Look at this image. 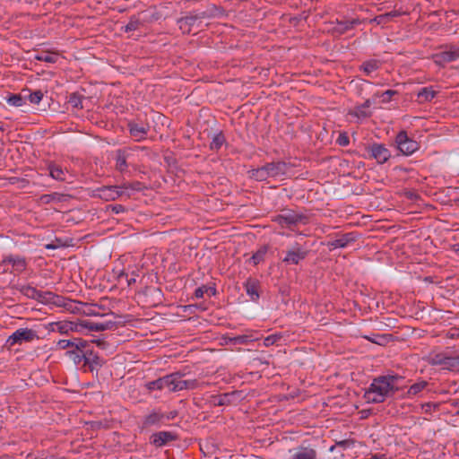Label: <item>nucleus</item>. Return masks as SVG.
Instances as JSON below:
<instances>
[{
	"instance_id": "obj_38",
	"label": "nucleus",
	"mask_w": 459,
	"mask_h": 459,
	"mask_svg": "<svg viewBox=\"0 0 459 459\" xmlns=\"http://www.w3.org/2000/svg\"><path fill=\"white\" fill-rule=\"evenodd\" d=\"M268 247L263 246L261 247L253 255L250 257V262L253 263L254 265H257L261 262L264 260V257L267 254Z\"/></svg>"
},
{
	"instance_id": "obj_12",
	"label": "nucleus",
	"mask_w": 459,
	"mask_h": 459,
	"mask_svg": "<svg viewBox=\"0 0 459 459\" xmlns=\"http://www.w3.org/2000/svg\"><path fill=\"white\" fill-rule=\"evenodd\" d=\"M100 307L95 304L74 301V313H82L87 316H112L113 318L117 317V316H116L114 313L100 314Z\"/></svg>"
},
{
	"instance_id": "obj_31",
	"label": "nucleus",
	"mask_w": 459,
	"mask_h": 459,
	"mask_svg": "<svg viewBox=\"0 0 459 459\" xmlns=\"http://www.w3.org/2000/svg\"><path fill=\"white\" fill-rule=\"evenodd\" d=\"M184 376H185V374H183L179 371L167 375L168 389L169 392H174V393L177 392L179 378H182Z\"/></svg>"
},
{
	"instance_id": "obj_45",
	"label": "nucleus",
	"mask_w": 459,
	"mask_h": 459,
	"mask_svg": "<svg viewBox=\"0 0 459 459\" xmlns=\"http://www.w3.org/2000/svg\"><path fill=\"white\" fill-rule=\"evenodd\" d=\"M204 293H208L209 296H213L216 293V289L214 287L203 285L195 290V297L196 299H202L204 298Z\"/></svg>"
},
{
	"instance_id": "obj_34",
	"label": "nucleus",
	"mask_w": 459,
	"mask_h": 459,
	"mask_svg": "<svg viewBox=\"0 0 459 459\" xmlns=\"http://www.w3.org/2000/svg\"><path fill=\"white\" fill-rule=\"evenodd\" d=\"M49 175L52 178L58 180V181H65V172L63 169L56 164H50L48 166Z\"/></svg>"
},
{
	"instance_id": "obj_28",
	"label": "nucleus",
	"mask_w": 459,
	"mask_h": 459,
	"mask_svg": "<svg viewBox=\"0 0 459 459\" xmlns=\"http://www.w3.org/2000/svg\"><path fill=\"white\" fill-rule=\"evenodd\" d=\"M249 178L256 181H264L269 178L265 164L260 168L252 169L248 171Z\"/></svg>"
},
{
	"instance_id": "obj_3",
	"label": "nucleus",
	"mask_w": 459,
	"mask_h": 459,
	"mask_svg": "<svg viewBox=\"0 0 459 459\" xmlns=\"http://www.w3.org/2000/svg\"><path fill=\"white\" fill-rule=\"evenodd\" d=\"M124 189H139L135 186L124 184L123 186H104L94 190L93 196L104 201H115L125 194Z\"/></svg>"
},
{
	"instance_id": "obj_16",
	"label": "nucleus",
	"mask_w": 459,
	"mask_h": 459,
	"mask_svg": "<svg viewBox=\"0 0 459 459\" xmlns=\"http://www.w3.org/2000/svg\"><path fill=\"white\" fill-rule=\"evenodd\" d=\"M49 331L57 332L61 334H68L70 332H81L80 324L65 321L54 322L49 325Z\"/></svg>"
},
{
	"instance_id": "obj_20",
	"label": "nucleus",
	"mask_w": 459,
	"mask_h": 459,
	"mask_svg": "<svg viewBox=\"0 0 459 459\" xmlns=\"http://www.w3.org/2000/svg\"><path fill=\"white\" fill-rule=\"evenodd\" d=\"M244 289L252 301H257L260 298V281L255 278H247L243 284Z\"/></svg>"
},
{
	"instance_id": "obj_61",
	"label": "nucleus",
	"mask_w": 459,
	"mask_h": 459,
	"mask_svg": "<svg viewBox=\"0 0 459 459\" xmlns=\"http://www.w3.org/2000/svg\"><path fill=\"white\" fill-rule=\"evenodd\" d=\"M42 200H45L46 203H48L50 200V195H45L41 197Z\"/></svg>"
},
{
	"instance_id": "obj_49",
	"label": "nucleus",
	"mask_w": 459,
	"mask_h": 459,
	"mask_svg": "<svg viewBox=\"0 0 459 459\" xmlns=\"http://www.w3.org/2000/svg\"><path fill=\"white\" fill-rule=\"evenodd\" d=\"M281 339V336L277 335V334H271V335H268L267 337H265L264 339V345L265 347H269V346H272L273 345L274 343H276L279 340Z\"/></svg>"
},
{
	"instance_id": "obj_56",
	"label": "nucleus",
	"mask_w": 459,
	"mask_h": 459,
	"mask_svg": "<svg viewBox=\"0 0 459 459\" xmlns=\"http://www.w3.org/2000/svg\"><path fill=\"white\" fill-rule=\"evenodd\" d=\"M91 342H95L97 344V346L100 347V348H104L106 346V342L102 341V340H91Z\"/></svg>"
},
{
	"instance_id": "obj_57",
	"label": "nucleus",
	"mask_w": 459,
	"mask_h": 459,
	"mask_svg": "<svg viewBox=\"0 0 459 459\" xmlns=\"http://www.w3.org/2000/svg\"><path fill=\"white\" fill-rule=\"evenodd\" d=\"M177 415L176 411H171L169 414H165V421L173 420Z\"/></svg>"
},
{
	"instance_id": "obj_46",
	"label": "nucleus",
	"mask_w": 459,
	"mask_h": 459,
	"mask_svg": "<svg viewBox=\"0 0 459 459\" xmlns=\"http://www.w3.org/2000/svg\"><path fill=\"white\" fill-rule=\"evenodd\" d=\"M251 341H253L251 335L241 334V335H237V336H234V337H229L228 343H231V344H247V343H248Z\"/></svg>"
},
{
	"instance_id": "obj_15",
	"label": "nucleus",
	"mask_w": 459,
	"mask_h": 459,
	"mask_svg": "<svg viewBox=\"0 0 459 459\" xmlns=\"http://www.w3.org/2000/svg\"><path fill=\"white\" fill-rule=\"evenodd\" d=\"M356 239H357V236L355 235V233L349 232V233L341 235L339 238H337L332 241H328L326 246L328 247L330 251L334 250L336 248H345L349 245L354 243L356 241Z\"/></svg>"
},
{
	"instance_id": "obj_42",
	"label": "nucleus",
	"mask_w": 459,
	"mask_h": 459,
	"mask_svg": "<svg viewBox=\"0 0 459 459\" xmlns=\"http://www.w3.org/2000/svg\"><path fill=\"white\" fill-rule=\"evenodd\" d=\"M24 95H26V101H30L32 104H39L42 98L43 93L40 90L35 91L33 92H30V91H23Z\"/></svg>"
},
{
	"instance_id": "obj_47",
	"label": "nucleus",
	"mask_w": 459,
	"mask_h": 459,
	"mask_svg": "<svg viewBox=\"0 0 459 459\" xmlns=\"http://www.w3.org/2000/svg\"><path fill=\"white\" fill-rule=\"evenodd\" d=\"M66 354L69 356V358H71L74 360V362L76 365H79L82 361L84 362V359L86 356L85 353L76 351L75 349L68 351Z\"/></svg>"
},
{
	"instance_id": "obj_37",
	"label": "nucleus",
	"mask_w": 459,
	"mask_h": 459,
	"mask_svg": "<svg viewBox=\"0 0 459 459\" xmlns=\"http://www.w3.org/2000/svg\"><path fill=\"white\" fill-rule=\"evenodd\" d=\"M116 168L120 172L125 171L127 169L126 155L124 151L118 150L116 155Z\"/></svg>"
},
{
	"instance_id": "obj_8",
	"label": "nucleus",
	"mask_w": 459,
	"mask_h": 459,
	"mask_svg": "<svg viewBox=\"0 0 459 459\" xmlns=\"http://www.w3.org/2000/svg\"><path fill=\"white\" fill-rule=\"evenodd\" d=\"M283 459H318V455L314 447L301 445L290 449Z\"/></svg>"
},
{
	"instance_id": "obj_4",
	"label": "nucleus",
	"mask_w": 459,
	"mask_h": 459,
	"mask_svg": "<svg viewBox=\"0 0 459 459\" xmlns=\"http://www.w3.org/2000/svg\"><path fill=\"white\" fill-rule=\"evenodd\" d=\"M273 221L280 225L281 228L291 229L298 224H307L308 222L307 216L298 213L294 211H287L283 213L278 214L273 217Z\"/></svg>"
},
{
	"instance_id": "obj_9",
	"label": "nucleus",
	"mask_w": 459,
	"mask_h": 459,
	"mask_svg": "<svg viewBox=\"0 0 459 459\" xmlns=\"http://www.w3.org/2000/svg\"><path fill=\"white\" fill-rule=\"evenodd\" d=\"M370 158L377 160L378 164H384L391 158L390 151L383 143H372L367 147Z\"/></svg>"
},
{
	"instance_id": "obj_52",
	"label": "nucleus",
	"mask_w": 459,
	"mask_h": 459,
	"mask_svg": "<svg viewBox=\"0 0 459 459\" xmlns=\"http://www.w3.org/2000/svg\"><path fill=\"white\" fill-rule=\"evenodd\" d=\"M107 210L111 211L113 213L118 214L124 212L126 211V208L122 204H110L107 207Z\"/></svg>"
},
{
	"instance_id": "obj_22",
	"label": "nucleus",
	"mask_w": 459,
	"mask_h": 459,
	"mask_svg": "<svg viewBox=\"0 0 459 459\" xmlns=\"http://www.w3.org/2000/svg\"><path fill=\"white\" fill-rule=\"evenodd\" d=\"M362 22L359 19H351L337 21L336 24L333 28V31L339 35L344 34L345 32L354 29L355 26L360 24Z\"/></svg>"
},
{
	"instance_id": "obj_10",
	"label": "nucleus",
	"mask_w": 459,
	"mask_h": 459,
	"mask_svg": "<svg viewBox=\"0 0 459 459\" xmlns=\"http://www.w3.org/2000/svg\"><path fill=\"white\" fill-rule=\"evenodd\" d=\"M46 305H54L58 307H65L69 311H74V301L66 299L65 298L56 295L51 291H45L44 300Z\"/></svg>"
},
{
	"instance_id": "obj_17",
	"label": "nucleus",
	"mask_w": 459,
	"mask_h": 459,
	"mask_svg": "<svg viewBox=\"0 0 459 459\" xmlns=\"http://www.w3.org/2000/svg\"><path fill=\"white\" fill-rule=\"evenodd\" d=\"M128 130L130 135L136 142H141L146 139L150 126L147 124H138L135 122L128 123Z\"/></svg>"
},
{
	"instance_id": "obj_21",
	"label": "nucleus",
	"mask_w": 459,
	"mask_h": 459,
	"mask_svg": "<svg viewBox=\"0 0 459 459\" xmlns=\"http://www.w3.org/2000/svg\"><path fill=\"white\" fill-rule=\"evenodd\" d=\"M239 396V391H233L212 396V400L216 406H226L235 403Z\"/></svg>"
},
{
	"instance_id": "obj_2",
	"label": "nucleus",
	"mask_w": 459,
	"mask_h": 459,
	"mask_svg": "<svg viewBox=\"0 0 459 459\" xmlns=\"http://www.w3.org/2000/svg\"><path fill=\"white\" fill-rule=\"evenodd\" d=\"M428 362L432 366H440L446 370L459 371V355L454 356L448 351L431 352L428 357Z\"/></svg>"
},
{
	"instance_id": "obj_19",
	"label": "nucleus",
	"mask_w": 459,
	"mask_h": 459,
	"mask_svg": "<svg viewBox=\"0 0 459 459\" xmlns=\"http://www.w3.org/2000/svg\"><path fill=\"white\" fill-rule=\"evenodd\" d=\"M146 22V15L143 12L132 15L129 18L128 23L124 27L125 32H132L139 30L144 27Z\"/></svg>"
},
{
	"instance_id": "obj_63",
	"label": "nucleus",
	"mask_w": 459,
	"mask_h": 459,
	"mask_svg": "<svg viewBox=\"0 0 459 459\" xmlns=\"http://www.w3.org/2000/svg\"><path fill=\"white\" fill-rule=\"evenodd\" d=\"M47 248H54V247H53V246H51V245H48V246H47Z\"/></svg>"
},
{
	"instance_id": "obj_1",
	"label": "nucleus",
	"mask_w": 459,
	"mask_h": 459,
	"mask_svg": "<svg viewBox=\"0 0 459 459\" xmlns=\"http://www.w3.org/2000/svg\"><path fill=\"white\" fill-rule=\"evenodd\" d=\"M403 377L397 374L378 376L373 378L365 390L364 398L368 403H382L399 391V383Z\"/></svg>"
},
{
	"instance_id": "obj_48",
	"label": "nucleus",
	"mask_w": 459,
	"mask_h": 459,
	"mask_svg": "<svg viewBox=\"0 0 459 459\" xmlns=\"http://www.w3.org/2000/svg\"><path fill=\"white\" fill-rule=\"evenodd\" d=\"M198 18H199L198 15H187V16L180 18L178 20L180 28L182 29L184 25L193 26Z\"/></svg>"
},
{
	"instance_id": "obj_24",
	"label": "nucleus",
	"mask_w": 459,
	"mask_h": 459,
	"mask_svg": "<svg viewBox=\"0 0 459 459\" xmlns=\"http://www.w3.org/2000/svg\"><path fill=\"white\" fill-rule=\"evenodd\" d=\"M18 290L29 299H35L41 303L44 300L45 291L39 290L30 285H21L18 287Z\"/></svg>"
},
{
	"instance_id": "obj_26",
	"label": "nucleus",
	"mask_w": 459,
	"mask_h": 459,
	"mask_svg": "<svg viewBox=\"0 0 459 459\" xmlns=\"http://www.w3.org/2000/svg\"><path fill=\"white\" fill-rule=\"evenodd\" d=\"M402 15V13L396 10L382 13L379 15H377L373 19L369 21L371 23H376L377 25H385L389 22H391L394 18L399 17Z\"/></svg>"
},
{
	"instance_id": "obj_6",
	"label": "nucleus",
	"mask_w": 459,
	"mask_h": 459,
	"mask_svg": "<svg viewBox=\"0 0 459 459\" xmlns=\"http://www.w3.org/2000/svg\"><path fill=\"white\" fill-rule=\"evenodd\" d=\"M395 143L400 152L406 156L413 154L420 148L419 143L410 138L405 131L397 134Z\"/></svg>"
},
{
	"instance_id": "obj_43",
	"label": "nucleus",
	"mask_w": 459,
	"mask_h": 459,
	"mask_svg": "<svg viewBox=\"0 0 459 459\" xmlns=\"http://www.w3.org/2000/svg\"><path fill=\"white\" fill-rule=\"evenodd\" d=\"M84 97L78 92H73L69 95L68 103L75 108H82V100Z\"/></svg>"
},
{
	"instance_id": "obj_58",
	"label": "nucleus",
	"mask_w": 459,
	"mask_h": 459,
	"mask_svg": "<svg viewBox=\"0 0 459 459\" xmlns=\"http://www.w3.org/2000/svg\"><path fill=\"white\" fill-rule=\"evenodd\" d=\"M372 102L370 100H367L363 104H361L360 106L362 107H365V109L366 110H368V108H370Z\"/></svg>"
},
{
	"instance_id": "obj_7",
	"label": "nucleus",
	"mask_w": 459,
	"mask_h": 459,
	"mask_svg": "<svg viewBox=\"0 0 459 459\" xmlns=\"http://www.w3.org/2000/svg\"><path fill=\"white\" fill-rule=\"evenodd\" d=\"M309 251L299 243H294L287 251L282 259L286 264L297 265L306 259Z\"/></svg>"
},
{
	"instance_id": "obj_62",
	"label": "nucleus",
	"mask_w": 459,
	"mask_h": 459,
	"mask_svg": "<svg viewBox=\"0 0 459 459\" xmlns=\"http://www.w3.org/2000/svg\"><path fill=\"white\" fill-rule=\"evenodd\" d=\"M18 180H19V179H18L17 178H11V182H12V183H15V182H17Z\"/></svg>"
},
{
	"instance_id": "obj_40",
	"label": "nucleus",
	"mask_w": 459,
	"mask_h": 459,
	"mask_svg": "<svg viewBox=\"0 0 459 459\" xmlns=\"http://www.w3.org/2000/svg\"><path fill=\"white\" fill-rule=\"evenodd\" d=\"M349 114L359 119H364L371 116V112L369 110H366L365 107L360 105L356 106L352 110L350 111Z\"/></svg>"
},
{
	"instance_id": "obj_35",
	"label": "nucleus",
	"mask_w": 459,
	"mask_h": 459,
	"mask_svg": "<svg viewBox=\"0 0 459 459\" xmlns=\"http://www.w3.org/2000/svg\"><path fill=\"white\" fill-rule=\"evenodd\" d=\"M197 386H198V382L196 379L185 380L182 377V378H179L177 392L183 391V390L195 389Z\"/></svg>"
},
{
	"instance_id": "obj_51",
	"label": "nucleus",
	"mask_w": 459,
	"mask_h": 459,
	"mask_svg": "<svg viewBox=\"0 0 459 459\" xmlns=\"http://www.w3.org/2000/svg\"><path fill=\"white\" fill-rule=\"evenodd\" d=\"M398 92L394 90H387L381 94L382 102L387 103L391 100L392 97L396 95Z\"/></svg>"
},
{
	"instance_id": "obj_44",
	"label": "nucleus",
	"mask_w": 459,
	"mask_h": 459,
	"mask_svg": "<svg viewBox=\"0 0 459 459\" xmlns=\"http://www.w3.org/2000/svg\"><path fill=\"white\" fill-rule=\"evenodd\" d=\"M74 349L76 351H82L83 353H87L91 351L90 342L82 338H74Z\"/></svg>"
},
{
	"instance_id": "obj_25",
	"label": "nucleus",
	"mask_w": 459,
	"mask_h": 459,
	"mask_svg": "<svg viewBox=\"0 0 459 459\" xmlns=\"http://www.w3.org/2000/svg\"><path fill=\"white\" fill-rule=\"evenodd\" d=\"M176 438L177 436L169 431H160L152 435L151 443L156 446H162Z\"/></svg>"
},
{
	"instance_id": "obj_60",
	"label": "nucleus",
	"mask_w": 459,
	"mask_h": 459,
	"mask_svg": "<svg viewBox=\"0 0 459 459\" xmlns=\"http://www.w3.org/2000/svg\"><path fill=\"white\" fill-rule=\"evenodd\" d=\"M456 333H451L449 336L450 338L459 337V327L455 330Z\"/></svg>"
},
{
	"instance_id": "obj_29",
	"label": "nucleus",
	"mask_w": 459,
	"mask_h": 459,
	"mask_svg": "<svg viewBox=\"0 0 459 459\" xmlns=\"http://www.w3.org/2000/svg\"><path fill=\"white\" fill-rule=\"evenodd\" d=\"M145 387L149 391L162 390L164 388H168V377H167V375L162 377H160V378H158L156 380L147 382L145 384Z\"/></svg>"
},
{
	"instance_id": "obj_14",
	"label": "nucleus",
	"mask_w": 459,
	"mask_h": 459,
	"mask_svg": "<svg viewBox=\"0 0 459 459\" xmlns=\"http://www.w3.org/2000/svg\"><path fill=\"white\" fill-rule=\"evenodd\" d=\"M269 178L286 176L291 166L284 161H273L265 164Z\"/></svg>"
},
{
	"instance_id": "obj_55",
	"label": "nucleus",
	"mask_w": 459,
	"mask_h": 459,
	"mask_svg": "<svg viewBox=\"0 0 459 459\" xmlns=\"http://www.w3.org/2000/svg\"><path fill=\"white\" fill-rule=\"evenodd\" d=\"M135 276H136V275H135L134 273V274H133V276H132V277H130V278L128 277V274H127V273H121L119 274V278H122V277H125V278H126V281H127V285H128V286H131L132 284H134V283L135 282V281H136Z\"/></svg>"
},
{
	"instance_id": "obj_30",
	"label": "nucleus",
	"mask_w": 459,
	"mask_h": 459,
	"mask_svg": "<svg viewBox=\"0 0 459 459\" xmlns=\"http://www.w3.org/2000/svg\"><path fill=\"white\" fill-rule=\"evenodd\" d=\"M85 359H84V364L89 365L91 369H93L94 368L101 367L102 366V359L94 353L91 350L85 353Z\"/></svg>"
},
{
	"instance_id": "obj_11",
	"label": "nucleus",
	"mask_w": 459,
	"mask_h": 459,
	"mask_svg": "<svg viewBox=\"0 0 459 459\" xmlns=\"http://www.w3.org/2000/svg\"><path fill=\"white\" fill-rule=\"evenodd\" d=\"M113 319H106L103 322H91L90 320H83L80 323V326L82 329L89 331L102 332L106 330L115 329L117 325V321Z\"/></svg>"
},
{
	"instance_id": "obj_27",
	"label": "nucleus",
	"mask_w": 459,
	"mask_h": 459,
	"mask_svg": "<svg viewBox=\"0 0 459 459\" xmlns=\"http://www.w3.org/2000/svg\"><path fill=\"white\" fill-rule=\"evenodd\" d=\"M437 94L432 86L423 87L417 92V101L419 103L430 102Z\"/></svg>"
},
{
	"instance_id": "obj_39",
	"label": "nucleus",
	"mask_w": 459,
	"mask_h": 459,
	"mask_svg": "<svg viewBox=\"0 0 459 459\" xmlns=\"http://www.w3.org/2000/svg\"><path fill=\"white\" fill-rule=\"evenodd\" d=\"M34 58L39 61L53 64L57 61L58 55L51 52H41L35 55Z\"/></svg>"
},
{
	"instance_id": "obj_18",
	"label": "nucleus",
	"mask_w": 459,
	"mask_h": 459,
	"mask_svg": "<svg viewBox=\"0 0 459 459\" xmlns=\"http://www.w3.org/2000/svg\"><path fill=\"white\" fill-rule=\"evenodd\" d=\"M165 423V413L153 411L146 415L143 420L142 428L149 429L151 427H160Z\"/></svg>"
},
{
	"instance_id": "obj_50",
	"label": "nucleus",
	"mask_w": 459,
	"mask_h": 459,
	"mask_svg": "<svg viewBox=\"0 0 459 459\" xmlns=\"http://www.w3.org/2000/svg\"><path fill=\"white\" fill-rule=\"evenodd\" d=\"M74 339L72 340H59L57 342V347L61 350H65L68 348H74Z\"/></svg>"
},
{
	"instance_id": "obj_54",
	"label": "nucleus",
	"mask_w": 459,
	"mask_h": 459,
	"mask_svg": "<svg viewBox=\"0 0 459 459\" xmlns=\"http://www.w3.org/2000/svg\"><path fill=\"white\" fill-rule=\"evenodd\" d=\"M336 142L341 146H347L350 143L349 137L346 134H340Z\"/></svg>"
},
{
	"instance_id": "obj_59",
	"label": "nucleus",
	"mask_w": 459,
	"mask_h": 459,
	"mask_svg": "<svg viewBox=\"0 0 459 459\" xmlns=\"http://www.w3.org/2000/svg\"><path fill=\"white\" fill-rule=\"evenodd\" d=\"M453 250H454L456 254H459V243L455 244V245L453 246Z\"/></svg>"
},
{
	"instance_id": "obj_36",
	"label": "nucleus",
	"mask_w": 459,
	"mask_h": 459,
	"mask_svg": "<svg viewBox=\"0 0 459 459\" xmlns=\"http://www.w3.org/2000/svg\"><path fill=\"white\" fill-rule=\"evenodd\" d=\"M428 385H429V383L425 380H421L417 383H414L408 389V392H407L408 397L419 394L421 391H423L428 386Z\"/></svg>"
},
{
	"instance_id": "obj_33",
	"label": "nucleus",
	"mask_w": 459,
	"mask_h": 459,
	"mask_svg": "<svg viewBox=\"0 0 459 459\" xmlns=\"http://www.w3.org/2000/svg\"><path fill=\"white\" fill-rule=\"evenodd\" d=\"M226 139L222 132L215 134L210 143V149L213 152H218L225 143Z\"/></svg>"
},
{
	"instance_id": "obj_23",
	"label": "nucleus",
	"mask_w": 459,
	"mask_h": 459,
	"mask_svg": "<svg viewBox=\"0 0 459 459\" xmlns=\"http://www.w3.org/2000/svg\"><path fill=\"white\" fill-rule=\"evenodd\" d=\"M3 264H12L13 271L17 273H22L26 270L27 267V262L26 259L21 255H8L5 256L3 261Z\"/></svg>"
},
{
	"instance_id": "obj_13",
	"label": "nucleus",
	"mask_w": 459,
	"mask_h": 459,
	"mask_svg": "<svg viewBox=\"0 0 459 459\" xmlns=\"http://www.w3.org/2000/svg\"><path fill=\"white\" fill-rule=\"evenodd\" d=\"M459 58V48L451 47L448 50L441 51L433 56L435 64L444 66L446 64Z\"/></svg>"
},
{
	"instance_id": "obj_41",
	"label": "nucleus",
	"mask_w": 459,
	"mask_h": 459,
	"mask_svg": "<svg viewBox=\"0 0 459 459\" xmlns=\"http://www.w3.org/2000/svg\"><path fill=\"white\" fill-rule=\"evenodd\" d=\"M7 103L13 107H22L26 104V95L13 94L8 98Z\"/></svg>"
},
{
	"instance_id": "obj_32",
	"label": "nucleus",
	"mask_w": 459,
	"mask_h": 459,
	"mask_svg": "<svg viewBox=\"0 0 459 459\" xmlns=\"http://www.w3.org/2000/svg\"><path fill=\"white\" fill-rule=\"evenodd\" d=\"M381 65L380 61L377 59H369L362 63L360 69L367 74L369 75L374 71H377Z\"/></svg>"
},
{
	"instance_id": "obj_5",
	"label": "nucleus",
	"mask_w": 459,
	"mask_h": 459,
	"mask_svg": "<svg viewBox=\"0 0 459 459\" xmlns=\"http://www.w3.org/2000/svg\"><path fill=\"white\" fill-rule=\"evenodd\" d=\"M34 340H39L37 332L30 328H19L14 331L6 340V345L13 347L14 345H21L24 342H31Z\"/></svg>"
},
{
	"instance_id": "obj_53",
	"label": "nucleus",
	"mask_w": 459,
	"mask_h": 459,
	"mask_svg": "<svg viewBox=\"0 0 459 459\" xmlns=\"http://www.w3.org/2000/svg\"><path fill=\"white\" fill-rule=\"evenodd\" d=\"M438 408L437 403H426L421 405V409L425 413H430L432 410H436Z\"/></svg>"
}]
</instances>
